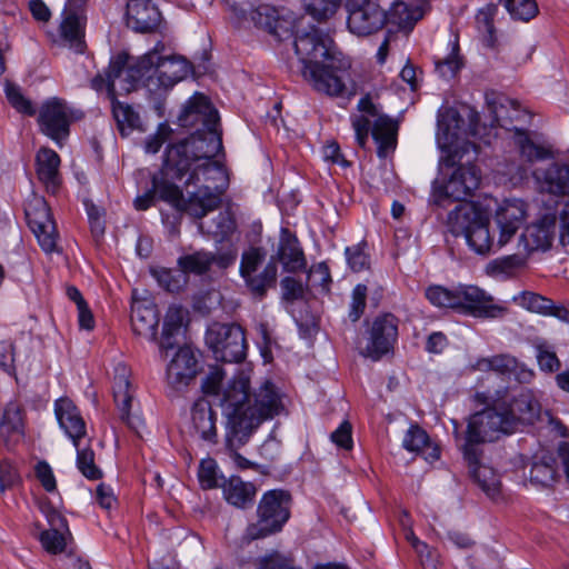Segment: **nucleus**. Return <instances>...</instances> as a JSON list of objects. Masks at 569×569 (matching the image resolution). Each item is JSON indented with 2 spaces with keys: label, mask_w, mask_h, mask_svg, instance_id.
<instances>
[{
  "label": "nucleus",
  "mask_w": 569,
  "mask_h": 569,
  "mask_svg": "<svg viewBox=\"0 0 569 569\" xmlns=\"http://www.w3.org/2000/svg\"><path fill=\"white\" fill-rule=\"evenodd\" d=\"M159 325V313L152 302H138L132 306L131 326L137 336L154 340Z\"/></svg>",
  "instance_id": "obj_29"
},
{
  "label": "nucleus",
  "mask_w": 569,
  "mask_h": 569,
  "mask_svg": "<svg viewBox=\"0 0 569 569\" xmlns=\"http://www.w3.org/2000/svg\"><path fill=\"white\" fill-rule=\"evenodd\" d=\"M346 256H347L348 264L356 272L362 271L369 267L368 256L358 246L352 247V248H347Z\"/></svg>",
  "instance_id": "obj_61"
},
{
  "label": "nucleus",
  "mask_w": 569,
  "mask_h": 569,
  "mask_svg": "<svg viewBox=\"0 0 569 569\" xmlns=\"http://www.w3.org/2000/svg\"><path fill=\"white\" fill-rule=\"evenodd\" d=\"M290 502L291 496L286 490L264 492L257 507L258 520L247 527L246 537L257 540L279 532L290 518Z\"/></svg>",
  "instance_id": "obj_8"
},
{
  "label": "nucleus",
  "mask_w": 569,
  "mask_h": 569,
  "mask_svg": "<svg viewBox=\"0 0 569 569\" xmlns=\"http://www.w3.org/2000/svg\"><path fill=\"white\" fill-rule=\"evenodd\" d=\"M191 419L194 430L199 433L200 438L216 442L217 440V415L212 410L211 405L206 399H199L194 402L191 411Z\"/></svg>",
  "instance_id": "obj_30"
},
{
  "label": "nucleus",
  "mask_w": 569,
  "mask_h": 569,
  "mask_svg": "<svg viewBox=\"0 0 569 569\" xmlns=\"http://www.w3.org/2000/svg\"><path fill=\"white\" fill-rule=\"evenodd\" d=\"M172 130L167 123L159 124L154 134L147 138L144 150L148 153H157L162 144L171 137Z\"/></svg>",
  "instance_id": "obj_58"
},
{
  "label": "nucleus",
  "mask_w": 569,
  "mask_h": 569,
  "mask_svg": "<svg viewBox=\"0 0 569 569\" xmlns=\"http://www.w3.org/2000/svg\"><path fill=\"white\" fill-rule=\"evenodd\" d=\"M536 187L541 196L549 194V200L541 199L546 212L536 221V252L551 249L556 238L559 198L569 191V166L552 163L548 168H536Z\"/></svg>",
  "instance_id": "obj_6"
},
{
  "label": "nucleus",
  "mask_w": 569,
  "mask_h": 569,
  "mask_svg": "<svg viewBox=\"0 0 569 569\" xmlns=\"http://www.w3.org/2000/svg\"><path fill=\"white\" fill-rule=\"evenodd\" d=\"M402 446L410 452L425 455L426 460L433 462L439 459L440 451L430 442L428 433L419 426H411L403 436Z\"/></svg>",
  "instance_id": "obj_32"
},
{
  "label": "nucleus",
  "mask_w": 569,
  "mask_h": 569,
  "mask_svg": "<svg viewBox=\"0 0 569 569\" xmlns=\"http://www.w3.org/2000/svg\"><path fill=\"white\" fill-rule=\"evenodd\" d=\"M425 296L437 308H458L456 289L449 290L446 287L433 284L426 289Z\"/></svg>",
  "instance_id": "obj_45"
},
{
  "label": "nucleus",
  "mask_w": 569,
  "mask_h": 569,
  "mask_svg": "<svg viewBox=\"0 0 569 569\" xmlns=\"http://www.w3.org/2000/svg\"><path fill=\"white\" fill-rule=\"evenodd\" d=\"M460 116L455 109L448 108L438 114L437 143L445 153L441 162L446 167H455L466 159L465 164L458 166L450 174L443 187L446 197L463 201L478 189L481 174L472 164L478 156V147L470 141H458Z\"/></svg>",
  "instance_id": "obj_4"
},
{
  "label": "nucleus",
  "mask_w": 569,
  "mask_h": 569,
  "mask_svg": "<svg viewBox=\"0 0 569 569\" xmlns=\"http://www.w3.org/2000/svg\"><path fill=\"white\" fill-rule=\"evenodd\" d=\"M488 108L492 114V123L512 132V140L518 147L521 157L528 162L533 159V141L527 130H522L515 122L525 120L529 114L520 108V104L505 96H486Z\"/></svg>",
  "instance_id": "obj_9"
},
{
  "label": "nucleus",
  "mask_w": 569,
  "mask_h": 569,
  "mask_svg": "<svg viewBox=\"0 0 569 569\" xmlns=\"http://www.w3.org/2000/svg\"><path fill=\"white\" fill-rule=\"evenodd\" d=\"M498 12L497 4H487L480 9L476 17L477 28L483 36V43L487 47H493L496 42V30L493 19Z\"/></svg>",
  "instance_id": "obj_40"
},
{
  "label": "nucleus",
  "mask_w": 569,
  "mask_h": 569,
  "mask_svg": "<svg viewBox=\"0 0 569 569\" xmlns=\"http://www.w3.org/2000/svg\"><path fill=\"white\" fill-rule=\"evenodd\" d=\"M341 2L342 0H310L306 10L315 20L323 22L337 13Z\"/></svg>",
  "instance_id": "obj_47"
},
{
  "label": "nucleus",
  "mask_w": 569,
  "mask_h": 569,
  "mask_svg": "<svg viewBox=\"0 0 569 569\" xmlns=\"http://www.w3.org/2000/svg\"><path fill=\"white\" fill-rule=\"evenodd\" d=\"M224 499L237 508L251 506L257 492L251 482H244L239 477H231L222 485Z\"/></svg>",
  "instance_id": "obj_33"
},
{
  "label": "nucleus",
  "mask_w": 569,
  "mask_h": 569,
  "mask_svg": "<svg viewBox=\"0 0 569 569\" xmlns=\"http://www.w3.org/2000/svg\"><path fill=\"white\" fill-rule=\"evenodd\" d=\"M116 372L117 373L113 380V397L116 405L120 411V418L131 429L138 430V428L141 425L140 418L130 416L132 392L128 377V370L124 366H118Z\"/></svg>",
  "instance_id": "obj_26"
},
{
  "label": "nucleus",
  "mask_w": 569,
  "mask_h": 569,
  "mask_svg": "<svg viewBox=\"0 0 569 569\" xmlns=\"http://www.w3.org/2000/svg\"><path fill=\"white\" fill-rule=\"evenodd\" d=\"M26 218L41 249L47 253L57 251L59 234L47 201L43 198L30 200L26 207Z\"/></svg>",
  "instance_id": "obj_16"
},
{
  "label": "nucleus",
  "mask_w": 569,
  "mask_h": 569,
  "mask_svg": "<svg viewBox=\"0 0 569 569\" xmlns=\"http://www.w3.org/2000/svg\"><path fill=\"white\" fill-rule=\"evenodd\" d=\"M157 50H150L139 60L132 62L127 53H119L110 61L108 84L110 90L131 92L142 79H147L153 69Z\"/></svg>",
  "instance_id": "obj_10"
},
{
  "label": "nucleus",
  "mask_w": 569,
  "mask_h": 569,
  "mask_svg": "<svg viewBox=\"0 0 569 569\" xmlns=\"http://www.w3.org/2000/svg\"><path fill=\"white\" fill-rule=\"evenodd\" d=\"M183 128L201 126L190 137L166 148L160 170L152 186L134 201L137 210L149 209L156 198L173 208L202 219L221 203L228 187L226 169L212 159L222 149L219 113L209 99L194 93L180 113Z\"/></svg>",
  "instance_id": "obj_1"
},
{
  "label": "nucleus",
  "mask_w": 569,
  "mask_h": 569,
  "mask_svg": "<svg viewBox=\"0 0 569 569\" xmlns=\"http://www.w3.org/2000/svg\"><path fill=\"white\" fill-rule=\"evenodd\" d=\"M163 49L162 43H158L153 50H157V58L153 69L147 77L144 87L157 97H161L174 84L183 80L191 71V66L182 57H161L160 50Z\"/></svg>",
  "instance_id": "obj_13"
},
{
  "label": "nucleus",
  "mask_w": 569,
  "mask_h": 569,
  "mask_svg": "<svg viewBox=\"0 0 569 569\" xmlns=\"http://www.w3.org/2000/svg\"><path fill=\"white\" fill-rule=\"evenodd\" d=\"M160 22V11L150 0L127 3V23L138 32H151Z\"/></svg>",
  "instance_id": "obj_27"
},
{
  "label": "nucleus",
  "mask_w": 569,
  "mask_h": 569,
  "mask_svg": "<svg viewBox=\"0 0 569 569\" xmlns=\"http://www.w3.org/2000/svg\"><path fill=\"white\" fill-rule=\"evenodd\" d=\"M532 239L533 232L529 227H526L518 238V251L513 254L490 261L486 266L487 274L500 280L512 277L516 270L526 264L527 259L532 250L530 247Z\"/></svg>",
  "instance_id": "obj_20"
},
{
  "label": "nucleus",
  "mask_w": 569,
  "mask_h": 569,
  "mask_svg": "<svg viewBox=\"0 0 569 569\" xmlns=\"http://www.w3.org/2000/svg\"><path fill=\"white\" fill-rule=\"evenodd\" d=\"M112 113L122 136L140 124L139 114L129 106L112 99Z\"/></svg>",
  "instance_id": "obj_41"
},
{
  "label": "nucleus",
  "mask_w": 569,
  "mask_h": 569,
  "mask_svg": "<svg viewBox=\"0 0 569 569\" xmlns=\"http://www.w3.org/2000/svg\"><path fill=\"white\" fill-rule=\"evenodd\" d=\"M4 93L9 103L19 112L32 116L36 110L30 100H28L21 92L20 87L7 81L4 84Z\"/></svg>",
  "instance_id": "obj_50"
},
{
  "label": "nucleus",
  "mask_w": 569,
  "mask_h": 569,
  "mask_svg": "<svg viewBox=\"0 0 569 569\" xmlns=\"http://www.w3.org/2000/svg\"><path fill=\"white\" fill-rule=\"evenodd\" d=\"M201 232L207 233L218 242L227 240L236 230V221L228 210L220 211L214 218L199 222Z\"/></svg>",
  "instance_id": "obj_34"
},
{
  "label": "nucleus",
  "mask_w": 569,
  "mask_h": 569,
  "mask_svg": "<svg viewBox=\"0 0 569 569\" xmlns=\"http://www.w3.org/2000/svg\"><path fill=\"white\" fill-rule=\"evenodd\" d=\"M513 19L525 22L533 18V0H500Z\"/></svg>",
  "instance_id": "obj_53"
},
{
  "label": "nucleus",
  "mask_w": 569,
  "mask_h": 569,
  "mask_svg": "<svg viewBox=\"0 0 569 569\" xmlns=\"http://www.w3.org/2000/svg\"><path fill=\"white\" fill-rule=\"evenodd\" d=\"M36 476L46 491L53 492L57 489L56 478L48 462L40 461L37 463Z\"/></svg>",
  "instance_id": "obj_62"
},
{
  "label": "nucleus",
  "mask_w": 569,
  "mask_h": 569,
  "mask_svg": "<svg viewBox=\"0 0 569 569\" xmlns=\"http://www.w3.org/2000/svg\"><path fill=\"white\" fill-rule=\"evenodd\" d=\"M220 406L228 421L236 423L238 436L244 439L260 423L279 415L282 405L279 393L270 381H266L251 396L249 377L244 372L234 376L221 391Z\"/></svg>",
  "instance_id": "obj_5"
},
{
  "label": "nucleus",
  "mask_w": 569,
  "mask_h": 569,
  "mask_svg": "<svg viewBox=\"0 0 569 569\" xmlns=\"http://www.w3.org/2000/svg\"><path fill=\"white\" fill-rule=\"evenodd\" d=\"M308 281L311 286L320 287L322 291H328L331 276L327 264L321 262L312 266L308 274Z\"/></svg>",
  "instance_id": "obj_59"
},
{
  "label": "nucleus",
  "mask_w": 569,
  "mask_h": 569,
  "mask_svg": "<svg viewBox=\"0 0 569 569\" xmlns=\"http://www.w3.org/2000/svg\"><path fill=\"white\" fill-rule=\"evenodd\" d=\"M469 470L479 487L490 497L496 498L500 492V480L497 473L487 466L480 465V456L476 463H470Z\"/></svg>",
  "instance_id": "obj_37"
},
{
  "label": "nucleus",
  "mask_w": 569,
  "mask_h": 569,
  "mask_svg": "<svg viewBox=\"0 0 569 569\" xmlns=\"http://www.w3.org/2000/svg\"><path fill=\"white\" fill-rule=\"evenodd\" d=\"M264 260V253L260 248H250L241 256L240 274L246 286L254 297L262 298L277 282L278 268L274 259L259 270Z\"/></svg>",
  "instance_id": "obj_14"
},
{
  "label": "nucleus",
  "mask_w": 569,
  "mask_h": 569,
  "mask_svg": "<svg viewBox=\"0 0 569 569\" xmlns=\"http://www.w3.org/2000/svg\"><path fill=\"white\" fill-rule=\"evenodd\" d=\"M187 316L188 312L182 307H169L163 322L162 338L160 341L161 349L168 350L173 348V342L171 341V338L180 331L181 327L186 321Z\"/></svg>",
  "instance_id": "obj_36"
},
{
  "label": "nucleus",
  "mask_w": 569,
  "mask_h": 569,
  "mask_svg": "<svg viewBox=\"0 0 569 569\" xmlns=\"http://www.w3.org/2000/svg\"><path fill=\"white\" fill-rule=\"evenodd\" d=\"M536 362L541 372L546 375L557 373L561 368L553 346L543 339H536Z\"/></svg>",
  "instance_id": "obj_38"
},
{
  "label": "nucleus",
  "mask_w": 569,
  "mask_h": 569,
  "mask_svg": "<svg viewBox=\"0 0 569 569\" xmlns=\"http://www.w3.org/2000/svg\"><path fill=\"white\" fill-rule=\"evenodd\" d=\"M247 14L250 16L251 21L257 28L267 31L278 40L287 39L292 33L291 23L280 18L277 10L271 6L259 4L254 7L253 3Z\"/></svg>",
  "instance_id": "obj_24"
},
{
  "label": "nucleus",
  "mask_w": 569,
  "mask_h": 569,
  "mask_svg": "<svg viewBox=\"0 0 569 569\" xmlns=\"http://www.w3.org/2000/svg\"><path fill=\"white\" fill-rule=\"evenodd\" d=\"M536 430L541 435L543 430L553 433L556 437H567V428L555 418L548 410H536Z\"/></svg>",
  "instance_id": "obj_48"
},
{
  "label": "nucleus",
  "mask_w": 569,
  "mask_h": 569,
  "mask_svg": "<svg viewBox=\"0 0 569 569\" xmlns=\"http://www.w3.org/2000/svg\"><path fill=\"white\" fill-rule=\"evenodd\" d=\"M87 3L88 0H67L57 32L51 34L54 43L67 47L76 53L84 52Z\"/></svg>",
  "instance_id": "obj_11"
},
{
  "label": "nucleus",
  "mask_w": 569,
  "mask_h": 569,
  "mask_svg": "<svg viewBox=\"0 0 569 569\" xmlns=\"http://www.w3.org/2000/svg\"><path fill=\"white\" fill-rule=\"evenodd\" d=\"M54 413L60 428L71 439L74 448L86 437V422L77 406L68 398H60L54 403Z\"/></svg>",
  "instance_id": "obj_23"
},
{
  "label": "nucleus",
  "mask_w": 569,
  "mask_h": 569,
  "mask_svg": "<svg viewBox=\"0 0 569 569\" xmlns=\"http://www.w3.org/2000/svg\"><path fill=\"white\" fill-rule=\"evenodd\" d=\"M38 122L43 134L61 144L70 132V110L64 101L52 98L41 106Z\"/></svg>",
  "instance_id": "obj_18"
},
{
  "label": "nucleus",
  "mask_w": 569,
  "mask_h": 569,
  "mask_svg": "<svg viewBox=\"0 0 569 569\" xmlns=\"http://www.w3.org/2000/svg\"><path fill=\"white\" fill-rule=\"evenodd\" d=\"M270 259H274L276 263L280 262L283 270L289 273L302 271L307 267V259L298 238L287 228L281 229L276 254Z\"/></svg>",
  "instance_id": "obj_21"
},
{
  "label": "nucleus",
  "mask_w": 569,
  "mask_h": 569,
  "mask_svg": "<svg viewBox=\"0 0 569 569\" xmlns=\"http://www.w3.org/2000/svg\"><path fill=\"white\" fill-rule=\"evenodd\" d=\"M479 369H489L500 373L511 372L516 367V360L509 356L500 355L482 359L478 362Z\"/></svg>",
  "instance_id": "obj_55"
},
{
  "label": "nucleus",
  "mask_w": 569,
  "mask_h": 569,
  "mask_svg": "<svg viewBox=\"0 0 569 569\" xmlns=\"http://www.w3.org/2000/svg\"><path fill=\"white\" fill-rule=\"evenodd\" d=\"M513 417L507 411L486 408L470 416L468 420L466 441L462 446L463 458L471 465L478 461L481 455L478 445L491 442L499 439L502 435H509L513 431Z\"/></svg>",
  "instance_id": "obj_7"
},
{
  "label": "nucleus",
  "mask_w": 569,
  "mask_h": 569,
  "mask_svg": "<svg viewBox=\"0 0 569 569\" xmlns=\"http://www.w3.org/2000/svg\"><path fill=\"white\" fill-rule=\"evenodd\" d=\"M42 547L50 553L62 552L66 548V537L58 528H50L40 535Z\"/></svg>",
  "instance_id": "obj_54"
},
{
  "label": "nucleus",
  "mask_w": 569,
  "mask_h": 569,
  "mask_svg": "<svg viewBox=\"0 0 569 569\" xmlns=\"http://www.w3.org/2000/svg\"><path fill=\"white\" fill-rule=\"evenodd\" d=\"M347 28L358 37H367L383 28L386 11L376 0H347Z\"/></svg>",
  "instance_id": "obj_15"
},
{
  "label": "nucleus",
  "mask_w": 569,
  "mask_h": 569,
  "mask_svg": "<svg viewBox=\"0 0 569 569\" xmlns=\"http://www.w3.org/2000/svg\"><path fill=\"white\" fill-rule=\"evenodd\" d=\"M213 253L208 251H197L191 254L180 257L178 260L181 272L202 274L212 266Z\"/></svg>",
  "instance_id": "obj_39"
},
{
  "label": "nucleus",
  "mask_w": 569,
  "mask_h": 569,
  "mask_svg": "<svg viewBox=\"0 0 569 569\" xmlns=\"http://www.w3.org/2000/svg\"><path fill=\"white\" fill-rule=\"evenodd\" d=\"M1 428L7 432H20L22 429V412L16 402H9L1 418Z\"/></svg>",
  "instance_id": "obj_52"
},
{
  "label": "nucleus",
  "mask_w": 569,
  "mask_h": 569,
  "mask_svg": "<svg viewBox=\"0 0 569 569\" xmlns=\"http://www.w3.org/2000/svg\"><path fill=\"white\" fill-rule=\"evenodd\" d=\"M367 286L357 284L352 290L349 318L352 322H356L362 316L366 308V299H367Z\"/></svg>",
  "instance_id": "obj_56"
},
{
  "label": "nucleus",
  "mask_w": 569,
  "mask_h": 569,
  "mask_svg": "<svg viewBox=\"0 0 569 569\" xmlns=\"http://www.w3.org/2000/svg\"><path fill=\"white\" fill-rule=\"evenodd\" d=\"M283 298L289 301L298 300L303 296V287L301 282L292 277H284L281 282Z\"/></svg>",
  "instance_id": "obj_64"
},
{
  "label": "nucleus",
  "mask_w": 569,
  "mask_h": 569,
  "mask_svg": "<svg viewBox=\"0 0 569 569\" xmlns=\"http://www.w3.org/2000/svg\"><path fill=\"white\" fill-rule=\"evenodd\" d=\"M427 0L397 1L389 13V20L400 29L411 30L423 17Z\"/></svg>",
  "instance_id": "obj_31"
},
{
  "label": "nucleus",
  "mask_w": 569,
  "mask_h": 569,
  "mask_svg": "<svg viewBox=\"0 0 569 569\" xmlns=\"http://www.w3.org/2000/svg\"><path fill=\"white\" fill-rule=\"evenodd\" d=\"M198 360L189 347L180 348L167 368L168 383L176 390L187 387L197 375Z\"/></svg>",
  "instance_id": "obj_22"
},
{
  "label": "nucleus",
  "mask_w": 569,
  "mask_h": 569,
  "mask_svg": "<svg viewBox=\"0 0 569 569\" xmlns=\"http://www.w3.org/2000/svg\"><path fill=\"white\" fill-rule=\"evenodd\" d=\"M293 44L303 64L302 76L315 90L331 97L353 93L349 92L345 81L350 63L337 51L329 34L312 27L309 31L298 33Z\"/></svg>",
  "instance_id": "obj_3"
},
{
  "label": "nucleus",
  "mask_w": 569,
  "mask_h": 569,
  "mask_svg": "<svg viewBox=\"0 0 569 569\" xmlns=\"http://www.w3.org/2000/svg\"><path fill=\"white\" fill-rule=\"evenodd\" d=\"M532 402L533 396L530 390H527L518 396H513L509 409H505V411L508 415H512L513 425H516V420L530 422L532 418Z\"/></svg>",
  "instance_id": "obj_44"
},
{
  "label": "nucleus",
  "mask_w": 569,
  "mask_h": 569,
  "mask_svg": "<svg viewBox=\"0 0 569 569\" xmlns=\"http://www.w3.org/2000/svg\"><path fill=\"white\" fill-rule=\"evenodd\" d=\"M77 450V467L79 471L89 480H98L101 478L102 472L94 463V452L88 446L86 448H80V442H78Z\"/></svg>",
  "instance_id": "obj_46"
},
{
  "label": "nucleus",
  "mask_w": 569,
  "mask_h": 569,
  "mask_svg": "<svg viewBox=\"0 0 569 569\" xmlns=\"http://www.w3.org/2000/svg\"><path fill=\"white\" fill-rule=\"evenodd\" d=\"M206 342L218 361L240 362L246 358V337L238 325H211L206 333Z\"/></svg>",
  "instance_id": "obj_12"
},
{
  "label": "nucleus",
  "mask_w": 569,
  "mask_h": 569,
  "mask_svg": "<svg viewBox=\"0 0 569 569\" xmlns=\"http://www.w3.org/2000/svg\"><path fill=\"white\" fill-rule=\"evenodd\" d=\"M536 482L542 486H549L555 481L557 476V459L555 455L548 450H541V455H536Z\"/></svg>",
  "instance_id": "obj_42"
},
{
  "label": "nucleus",
  "mask_w": 569,
  "mask_h": 569,
  "mask_svg": "<svg viewBox=\"0 0 569 569\" xmlns=\"http://www.w3.org/2000/svg\"><path fill=\"white\" fill-rule=\"evenodd\" d=\"M21 481L17 468L9 461L0 462V492L12 489Z\"/></svg>",
  "instance_id": "obj_57"
},
{
  "label": "nucleus",
  "mask_w": 569,
  "mask_h": 569,
  "mask_svg": "<svg viewBox=\"0 0 569 569\" xmlns=\"http://www.w3.org/2000/svg\"><path fill=\"white\" fill-rule=\"evenodd\" d=\"M234 427L237 426L234 425ZM237 430L238 428H233V423L227 420L226 448L229 451V456L237 468L241 470L256 469L258 467L257 463L248 460L238 452V449L247 443L252 432H248L244 439H242V437L238 436Z\"/></svg>",
  "instance_id": "obj_35"
},
{
  "label": "nucleus",
  "mask_w": 569,
  "mask_h": 569,
  "mask_svg": "<svg viewBox=\"0 0 569 569\" xmlns=\"http://www.w3.org/2000/svg\"><path fill=\"white\" fill-rule=\"evenodd\" d=\"M458 308H465L479 316L495 318L503 312V309L490 305V298L478 287L463 286L456 289Z\"/></svg>",
  "instance_id": "obj_25"
},
{
  "label": "nucleus",
  "mask_w": 569,
  "mask_h": 569,
  "mask_svg": "<svg viewBox=\"0 0 569 569\" xmlns=\"http://www.w3.org/2000/svg\"><path fill=\"white\" fill-rule=\"evenodd\" d=\"M351 425L343 421L337 430L331 433V440L338 447L349 450L352 448Z\"/></svg>",
  "instance_id": "obj_63"
},
{
  "label": "nucleus",
  "mask_w": 569,
  "mask_h": 569,
  "mask_svg": "<svg viewBox=\"0 0 569 569\" xmlns=\"http://www.w3.org/2000/svg\"><path fill=\"white\" fill-rule=\"evenodd\" d=\"M198 479L202 489L218 487V466L212 458L202 459L198 469Z\"/></svg>",
  "instance_id": "obj_51"
},
{
  "label": "nucleus",
  "mask_w": 569,
  "mask_h": 569,
  "mask_svg": "<svg viewBox=\"0 0 569 569\" xmlns=\"http://www.w3.org/2000/svg\"><path fill=\"white\" fill-rule=\"evenodd\" d=\"M151 272L158 283L169 292H179L188 282V276L181 272L180 269L159 268Z\"/></svg>",
  "instance_id": "obj_43"
},
{
  "label": "nucleus",
  "mask_w": 569,
  "mask_h": 569,
  "mask_svg": "<svg viewBox=\"0 0 569 569\" xmlns=\"http://www.w3.org/2000/svg\"><path fill=\"white\" fill-rule=\"evenodd\" d=\"M60 157L49 149L41 148L36 157L37 176L46 190L56 193L61 184L59 172Z\"/></svg>",
  "instance_id": "obj_28"
},
{
  "label": "nucleus",
  "mask_w": 569,
  "mask_h": 569,
  "mask_svg": "<svg viewBox=\"0 0 569 569\" xmlns=\"http://www.w3.org/2000/svg\"><path fill=\"white\" fill-rule=\"evenodd\" d=\"M223 377L224 371L220 367H211L209 373L207 375L202 382L203 391L208 395H219L220 385L222 382Z\"/></svg>",
  "instance_id": "obj_60"
},
{
  "label": "nucleus",
  "mask_w": 569,
  "mask_h": 569,
  "mask_svg": "<svg viewBox=\"0 0 569 569\" xmlns=\"http://www.w3.org/2000/svg\"><path fill=\"white\" fill-rule=\"evenodd\" d=\"M536 313L555 317L562 322L569 323V311L562 305H557L551 299L538 293H536Z\"/></svg>",
  "instance_id": "obj_49"
},
{
  "label": "nucleus",
  "mask_w": 569,
  "mask_h": 569,
  "mask_svg": "<svg viewBox=\"0 0 569 569\" xmlns=\"http://www.w3.org/2000/svg\"><path fill=\"white\" fill-rule=\"evenodd\" d=\"M358 110L376 118L371 134L377 143V154L379 158H387L397 147L398 123L390 117L380 114L369 96L359 100Z\"/></svg>",
  "instance_id": "obj_17"
},
{
  "label": "nucleus",
  "mask_w": 569,
  "mask_h": 569,
  "mask_svg": "<svg viewBox=\"0 0 569 569\" xmlns=\"http://www.w3.org/2000/svg\"><path fill=\"white\" fill-rule=\"evenodd\" d=\"M397 338L398 321L396 317L390 313L379 316L372 321L363 355L372 360H379L393 348Z\"/></svg>",
  "instance_id": "obj_19"
},
{
  "label": "nucleus",
  "mask_w": 569,
  "mask_h": 569,
  "mask_svg": "<svg viewBox=\"0 0 569 569\" xmlns=\"http://www.w3.org/2000/svg\"><path fill=\"white\" fill-rule=\"evenodd\" d=\"M526 208L521 200L505 201L496 211L495 221L499 231L497 242L490 234L488 214L472 202H461L448 216L450 232L463 237L468 247L477 254H488L493 246L505 247L523 226Z\"/></svg>",
  "instance_id": "obj_2"
}]
</instances>
